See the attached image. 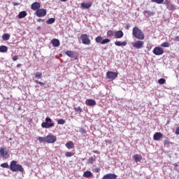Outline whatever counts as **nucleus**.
Returning <instances> with one entry per match:
<instances>
[{
  "mask_svg": "<svg viewBox=\"0 0 179 179\" xmlns=\"http://www.w3.org/2000/svg\"><path fill=\"white\" fill-rule=\"evenodd\" d=\"M42 1H44V0H42Z\"/></svg>",
  "mask_w": 179,
  "mask_h": 179,
  "instance_id": "nucleus-59",
  "label": "nucleus"
},
{
  "mask_svg": "<svg viewBox=\"0 0 179 179\" xmlns=\"http://www.w3.org/2000/svg\"><path fill=\"white\" fill-rule=\"evenodd\" d=\"M41 6V5L40 4V3L34 2L31 4V9H32L33 10H38Z\"/></svg>",
  "mask_w": 179,
  "mask_h": 179,
  "instance_id": "nucleus-13",
  "label": "nucleus"
},
{
  "mask_svg": "<svg viewBox=\"0 0 179 179\" xmlns=\"http://www.w3.org/2000/svg\"><path fill=\"white\" fill-rule=\"evenodd\" d=\"M66 148H67V149H73L75 144L72 141H69L66 143Z\"/></svg>",
  "mask_w": 179,
  "mask_h": 179,
  "instance_id": "nucleus-21",
  "label": "nucleus"
},
{
  "mask_svg": "<svg viewBox=\"0 0 179 179\" xmlns=\"http://www.w3.org/2000/svg\"><path fill=\"white\" fill-rule=\"evenodd\" d=\"M19 59V57L18 56H14L13 57V61H17Z\"/></svg>",
  "mask_w": 179,
  "mask_h": 179,
  "instance_id": "nucleus-46",
  "label": "nucleus"
},
{
  "mask_svg": "<svg viewBox=\"0 0 179 179\" xmlns=\"http://www.w3.org/2000/svg\"><path fill=\"white\" fill-rule=\"evenodd\" d=\"M36 15L38 17H43L47 15V10L44 8H39L36 11Z\"/></svg>",
  "mask_w": 179,
  "mask_h": 179,
  "instance_id": "nucleus-8",
  "label": "nucleus"
},
{
  "mask_svg": "<svg viewBox=\"0 0 179 179\" xmlns=\"http://www.w3.org/2000/svg\"><path fill=\"white\" fill-rule=\"evenodd\" d=\"M79 131L80 132V134H82V135H85V134H86V129H83V128H80Z\"/></svg>",
  "mask_w": 179,
  "mask_h": 179,
  "instance_id": "nucleus-40",
  "label": "nucleus"
},
{
  "mask_svg": "<svg viewBox=\"0 0 179 179\" xmlns=\"http://www.w3.org/2000/svg\"><path fill=\"white\" fill-rule=\"evenodd\" d=\"M42 128H46L47 129L50 128H52L54 127V122L50 117H47L45 119V122H42L41 124Z\"/></svg>",
  "mask_w": 179,
  "mask_h": 179,
  "instance_id": "nucleus-3",
  "label": "nucleus"
},
{
  "mask_svg": "<svg viewBox=\"0 0 179 179\" xmlns=\"http://www.w3.org/2000/svg\"><path fill=\"white\" fill-rule=\"evenodd\" d=\"M170 1L169 0H165L164 2V5H166V6H168V5H170Z\"/></svg>",
  "mask_w": 179,
  "mask_h": 179,
  "instance_id": "nucleus-45",
  "label": "nucleus"
},
{
  "mask_svg": "<svg viewBox=\"0 0 179 179\" xmlns=\"http://www.w3.org/2000/svg\"><path fill=\"white\" fill-rule=\"evenodd\" d=\"M47 24H52L55 23V18H50L46 21Z\"/></svg>",
  "mask_w": 179,
  "mask_h": 179,
  "instance_id": "nucleus-30",
  "label": "nucleus"
},
{
  "mask_svg": "<svg viewBox=\"0 0 179 179\" xmlns=\"http://www.w3.org/2000/svg\"><path fill=\"white\" fill-rule=\"evenodd\" d=\"M0 166L1 167H3V169H10V167L8 163H3Z\"/></svg>",
  "mask_w": 179,
  "mask_h": 179,
  "instance_id": "nucleus-34",
  "label": "nucleus"
},
{
  "mask_svg": "<svg viewBox=\"0 0 179 179\" xmlns=\"http://www.w3.org/2000/svg\"><path fill=\"white\" fill-rule=\"evenodd\" d=\"M132 34L135 38H137L138 40H144L145 39V34L139 29L138 27H134L132 30Z\"/></svg>",
  "mask_w": 179,
  "mask_h": 179,
  "instance_id": "nucleus-1",
  "label": "nucleus"
},
{
  "mask_svg": "<svg viewBox=\"0 0 179 179\" xmlns=\"http://www.w3.org/2000/svg\"><path fill=\"white\" fill-rule=\"evenodd\" d=\"M10 170L13 172L20 171V173H23L24 171V169L20 164H17V162L12 161L10 164Z\"/></svg>",
  "mask_w": 179,
  "mask_h": 179,
  "instance_id": "nucleus-2",
  "label": "nucleus"
},
{
  "mask_svg": "<svg viewBox=\"0 0 179 179\" xmlns=\"http://www.w3.org/2000/svg\"><path fill=\"white\" fill-rule=\"evenodd\" d=\"M151 2H155V3H158V5H162L164 2V0H151Z\"/></svg>",
  "mask_w": 179,
  "mask_h": 179,
  "instance_id": "nucleus-33",
  "label": "nucleus"
},
{
  "mask_svg": "<svg viewBox=\"0 0 179 179\" xmlns=\"http://www.w3.org/2000/svg\"><path fill=\"white\" fill-rule=\"evenodd\" d=\"M38 141L40 143H43V142H47L46 137H38Z\"/></svg>",
  "mask_w": 179,
  "mask_h": 179,
  "instance_id": "nucleus-32",
  "label": "nucleus"
},
{
  "mask_svg": "<svg viewBox=\"0 0 179 179\" xmlns=\"http://www.w3.org/2000/svg\"><path fill=\"white\" fill-rule=\"evenodd\" d=\"M73 155L71 152H66V157H72Z\"/></svg>",
  "mask_w": 179,
  "mask_h": 179,
  "instance_id": "nucleus-43",
  "label": "nucleus"
},
{
  "mask_svg": "<svg viewBox=\"0 0 179 179\" xmlns=\"http://www.w3.org/2000/svg\"><path fill=\"white\" fill-rule=\"evenodd\" d=\"M92 173L90 171H87L84 173L83 177H86V178H89V177H92Z\"/></svg>",
  "mask_w": 179,
  "mask_h": 179,
  "instance_id": "nucleus-27",
  "label": "nucleus"
},
{
  "mask_svg": "<svg viewBox=\"0 0 179 179\" xmlns=\"http://www.w3.org/2000/svg\"><path fill=\"white\" fill-rule=\"evenodd\" d=\"M152 52L155 55H163V54H164V50L161 47H155Z\"/></svg>",
  "mask_w": 179,
  "mask_h": 179,
  "instance_id": "nucleus-7",
  "label": "nucleus"
},
{
  "mask_svg": "<svg viewBox=\"0 0 179 179\" xmlns=\"http://www.w3.org/2000/svg\"><path fill=\"white\" fill-rule=\"evenodd\" d=\"M101 179H117V175L114 173H108L104 175Z\"/></svg>",
  "mask_w": 179,
  "mask_h": 179,
  "instance_id": "nucleus-11",
  "label": "nucleus"
},
{
  "mask_svg": "<svg viewBox=\"0 0 179 179\" xmlns=\"http://www.w3.org/2000/svg\"><path fill=\"white\" fill-rule=\"evenodd\" d=\"M92 5H93V3H92L91 2H90V3H81V8H83V9H90V8H92Z\"/></svg>",
  "mask_w": 179,
  "mask_h": 179,
  "instance_id": "nucleus-14",
  "label": "nucleus"
},
{
  "mask_svg": "<svg viewBox=\"0 0 179 179\" xmlns=\"http://www.w3.org/2000/svg\"><path fill=\"white\" fill-rule=\"evenodd\" d=\"M94 162V159L93 157H90L88 159L89 164H93Z\"/></svg>",
  "mask_w": 179,
  "mask_h": 179,
  "instance_id": "nucleus-41",
  "label": "nucleus"
},
{
  "mask_svg": "<svg viewBox=\"0 0 179 179\" xmlns=\"http://www.w3.org/2000/svg\"><path fill=\"white\" fill-rule=\"evenodd\" d=\"M110 39L109 38H105V39H102V45H104V44H108V43H110Z\"/></svg>",
  "mask_w": 179,
  "mask_h": 179,
  "instance_id": "nucleus-36",
  "label": "nucleus"
},
{
  "mask_svg": "<svg viewBox=\"0 0 179 179\" xmlns=\"http://www.w3.org/2000/svg\"><path fill=\"white\" fill-rule=\"evenodd\" d=\"M34 76L36 79H41V78H43V73L37 71L36 73H34Z\"/></svg>",
  "mask_w": 179,
  "mask_h": 179,
  "instance_id": "nucleus-24",
  "label": "nucleus"
},
{
  "mask_svg": "<svg viewBox=\"0 0 179 179\" xmlns=\"http://www.w3.org/2000/svg\"><path fill=\"white\" fill-rule=\"evenodd\" d=\"M143 44H145V42L142 41H137L133 43V47L136 50H141V48L143 47Z\"/></svg>",
  "mask_w": 179,
  "mask_h": 179,
  "instance_id": "nucleus-9",
  "label": "nucleus"
},
{
  "mask_svg": "<svg viewBox=\"0 0 179 179\" xmlns=\"http://www.w3.org/2000/svg\"><path fill=\"white\" fill-rule=\"evenodd\" d=\"M164 145L166 146V145H170V141H169V139H165L164 141Z\"/></svg>",
  "mask_w": 179,
  "mask_h": 179,
  "instance_id": "nucleus-44",
  "label": "nucleus"
},
{
  "mask_svg": "<svg viewBox=\"0 0 179 179\" xmlns=\"http://www.w3.org/2000/svg\"><path fill=\"white\" fill-rule=\"evenodd\" d=\"M8 141H13V138H8Z\"/></svg>",
  "mask_w": 179,
  "mask_h": 179,
  "instance_id": "nucleus-56",
  "label": "nucleus"
},
{
  "mask_svg": "<svg viewBox=\"0 0 179 179\" xmlns=\"http://www.w3.org/2000/svg\"><path fill=\"white\" fill-rule=\"evenodd\" d=\"M161 47H163L164 48H169V47H170V43L164 42L161 44Z\"/></svg>",
  "mask_w": 179,
  "mask_h": 179,
  "instance_id": "nucleus-29",
  "label": "nucleus"
},
{
  "mask_svg": "<svg viewBox=\"0 0 179 179\" xmlns=\"http://www.w3.org/2000/svg\"><path fill=\"white\" fill-rule=\"evenodd\" d=\"M65 55L70 58H75V52L73 51L68 50L65 52Z\"/></svg>",
  "mask_w": 179,
  "mask_h": 179,
  "instance_id": "nucleus-20",
  "label": "nucleus"
},
{
  "mask_svg": "<svg viewBox=\"0 0 179 179\" xmlns=\"http://www.w3.org/2000/svg\"><path fill=\"white\" fill-rule=\"evenodd\" d=\"M13 5H14V6H17V5H19V3H16V2H15V3H13Z\"/></svg>",
  "mask_w": 179,
  "mask_h": 179,
  "instance_id": "nucleus-53",
  "label": "nucleus"
},
{
  "mask_svg": "<svg viewBox=\"0 0 179 179\" xmlns=\"http://www.w3.org/2000/svg\"><path fill=\"white\" fill-rule=\"evenodd\" d=\"M95 41L96 43H99V44H101L103 42V36H98L97 37L95 38Z\"/></svg>",
  "mask_w": 179,
  "mask_h": 179,
  "instance_id": "nucleus-23",
  "label": "nucleus"
},
{
  "mask_svg": "<svg viewBox=\"0 0 179 179\" xmlns=\"http://www.w3.org/2000/svg\"><path fill=\"white\" fill-rule=\"evenodd\" d=\"M175 134L176 135H179V127L176 129Z\"/></svg>",
  "mask_w": 179,
  "mask_h": 179,
  "instance_id": "nucleus-47",
  "label": "nucleus"
},
{
  "mask_svg": "<svg viewBox=\"0 0 179 179\" xmlns=\"http://www.w3.org/2000/svg\"><path fill=\"white\" fill-rule=\"evenodd\" d=\"M17 68H19L20 66V64H17Z\"/></svg>",
  "mask_w": 179,
  "mask_h": 179,
  "instance_id": "nucleus-57",
  "label": "nucleus"
},
{
  "mask_svg": "<svg viewBox=\"0 0 179 179\" xmlns=\"http://www.w3.org/2000/svg\"><path fill=\"white\" fill-rule=\"evenodd\" d=\"M35 83H38V85H41V86H45V83L40 82L38 80H35Z\"/></svg>",
  "mask_w": 179,
  "mask_h": 179,
  "instance_id": "nucleus-42",
  "label": "nucleus"
},
{
  "mask_svg": "<svg viewBox=\"0 0 179 179\" xmlns=\"http://www.w3.org/2000/svg\"><path fill=\"white\" fill-rule=\"evenodd\" d=\"M106 143H111V141L110 140H106Z\"/></svg>",
  "mask_w": 179,
  "mask_h": 179,
  "instance_id": "nucleus-52",
  "label": "nucleus"
},
{
  "mask_svg": "<svg viewBox=\"0 0 179 179\" xmlns=\"http://www.w3.org/2000/svg\"><path fill=\"white\" fill-rule=\"evenodd\" d=\"M38 29H41V27H38Z\"/></svg>",
  "mask_w": 179,
  "mask_h": 179,
  "instance_id": "nucleus-58",
  "label": "nucleus"
},
{
  "mask_svg": "<svg viewBox=\"0 0 179 179\" xmlns=\"http://www.w3.org/2000/svg\"><path fill=\"white\" fill-rule=\"evenodd\" d=\"M167 9H169V10H174L176 9V7L174 6V5H173V3H170L167 6Z\"/></svg>",
  "mask_w": 179,
  "mask_h": 179,
  "instance_id": "nucleus-31",
  "label": "nucleus"
},
{
  "mask_svg": "<svg viewBox=\"0 0 179 179\" xmlns=\"http://www.w3.org/2000/svg\"><path fill=\"white\" fill-rule=\"evenodd\" d=\"M158 83H159V85H164V83H166V79L164 78H160L158 80Z\"/></svg>",
  "mask_w": 179,
  "mask_h": 179,
  "instance_id": "nucleus-38",
  "label": "nucleus"
},
{
  "mask_svg": "<svg viewBox=\"0 0 179 179\" xmlns=\"http://www.w3.org/2000/svg\"><path fill=\"white\" fill-rule=\"evenodd\" d=\"M37 22H44V20H43V19H38V20H37Z\"/></svg>",
  "mask_w": 179,
  "mask_h": 179,
  "instance_id": "nucleus-51",
  "label": "nucleus"
},
{
  "mask_svg": "<svg viewBox=\"0 0 179 179\" xmlns=\"http://www.w3.org/2000/svg\"><path fill=\"white\" fill-rule=\"evenodd\" d=\"M57 142V136L52 134H48L46 136V143H55Z\"/></svg>",
  "mask_w": 179,
  "mask_h": 179,
  "instance_id": "nucleus-6",
  "label": "nucleus"
},
{
  "mask_svg": "<svg viewBox=\"0 0 179 179\" xmlns=\"http://www.w3.org/2000/svg\"><path fill=\"white\" fill-rule=\"evenodd\" d=\"M62 2H66L68 0H60Z\"/></svg>",
  "mask_w": 179,
  "mask_h": 179,
  "instance_id": "nucleus-55",
  "label": "nucleus"
},
{
  "mask_svg": "<svg viewBox=\"0 0 179 179\" xmlns=\"http://www.w3.org/2000/svg\"><path fill=\"white\" fill-rule=\"evenodd\" d=\"M65 122H66L65 120H64V119H59L57 120V124L59 125H64V124H65Z\"/></svg>",
  "mask_w": 179,
  "mask_h": 179,
  "instance_id": "nucleus-35",
  "label": "nucleus"
},
{
  "mask_svg": "<svg viewBox=\"0 0 179 179\" xmlns=\"http://www.w3.org/2000/svg\"><path fill=\"white\" fill-rule=\"evenodd\" d=\"M93 153H96L97 155H100V152H99L98 150H94Z\"/></svg>",
  "mask_w": 179,
  "mask_h": 179,
  "instance_id": "nucleus-49",
  "label": "nucleus"
},
{
  "mask_svg": "<svg viewBox=\"0 0 179 179\" xmlns=\"http://www.w3.org/2000/svg\"><path fill=\"white\" fill-rule=\"evenodd\" d=\"M86 106H89L90 107H93L96 106V101L94 99H86L85 101Z\"/></svg>",
  "mask_w": 179,
  "mask_h": 179,
  "instance_id": "nucleus-10",
  "label": "nucleus"
},
{
  "mask_svg": "<svg viewBox=\"0 0 179 179\" xmlns=\"http://www.w3.org/2000/svg\"><path fill=\"white\" fill-rule=\"evenodd\" d=\"M0 52H8V48L6 45H1Z\"/></svg>",
  "mask_w": 179,
  "mask_h": 179,
  "instance_id": "nucleus-25",
  "label": "nucleus"
},
{
  "mask_svg": "<svg viewBox=\"0 0 179 179\" xmlns=\"http://www.w3.org/2000/svg\"><path fill=\"white\" fill-rule=\"evenodd\" d=\"M134 160L136 162V163H139L142 160V155L139 154H136L133 156Z\"/></svg>",
  "mask_w": 179,
  "mask_h": 179,
  "instance_id": "nucleus-16",
  "label": "nucleus"
},
{
  "mask_svg": "<svg viewBox=\"0 0 179 179\" xmlns=\"http://www.w3.org/2000/svg\"><path fill=\"white\" fill-rule=\"evenodd\" d=\"M115 38H122L124 37V32L121 30L115 33Z\"/></svg>",
  "mask_w": 179,
  "mask_h": 179,
  "instance_id": "nucleus-17",
  "label": "nucleus"
},
{
  "mask_svg": "<svg viewBox=\"0 0 179 179\" xmlns=\"http://www.w3.org/2000/svg\"><path fill=\"white\" fill-rule=\"evenodd\" d=\"M129 27H131V25H129V24L126 25V29L128 30V29H129Z\"/></svg>",
  "mask_w": 179,
  "mask_h": 179,
  "instance_id": "nucleus-50",
  "label": "nucleus"
},
{
  "mask_svg": "<svg viewBox=\"0 0 179 179\" xmlns=\"http://www.w3.org/2000/svg\"><path fill=\"white\" fill-rule=\"evenodd\" d=\"M163 138V134L157 132L153 136L154 141H160Z\"/></svg>",
  "mask_w": 179,
  "mask_h": 179,
  "instance_id": "nucleus-12",
  "label": "nucleus"
},
{
  "mask_svg": "<svg viewBox=\"0 0 179 179\" xmlns=\"http://www.w3.org/2000/svg\"><path fill=\"white\" fill-rule=\"evenodd\" d=\"M174 41H179V36H176V37L174 38Z\"/></svg>",
  "mask_w": 179,
  "mask_h": 179,
  "instance_id": "nucleus-48",
  "label": "nucleus"
},
{
  "mask_svg": "<svg viewBox=\"0 0 179 179\" xmlns=\"http://www.w3.org/2000/svg\"><path fill=\"white\" fill-rule=\"evenodd\" d=\"M27 16V13L26 11H21L19 13L17 17L18 19H23Z\"/></svg>",
  "mask_w": 179,
  "mask_h": 179,
  "instance_id": "nucleus-19",
  "label": "nucleus"
},
{
  "mask_svg": "<svg viewBox=\"0 0 179 179\" xmlns=\"http://www.w3.org/2000/svg\"><path fill=\"white\" fill-rule=\"evenodd\" d=\"M118 76V73L113 72V71H108L106 73V77L108 79H111L112 80H114L117 79V77Z\"/></svg>",
  "mask_w": 179,
  "mask_h": 179,
  "instance_id": "nucleus-5",
  "label": "nucleus"
},
{
  "mask_svg": "<svg viewBox=\"0 0 179 179\" xmlns=\"http://www.w3.org/2000/svg\"><path fill=\"white\" fill-rule=\"evenodd\" d=\"M173 166H175V167H178V164H174Z\"/></svg>",
  "mask_w": 179,
  "mask_h": 179,
  "instance_id": "nucleus-54",
  "label": "nucleus"
},
{
  "mask_svg": "<svg viewBox=\"0 0 179 179\" xmlns=\"http://www.w3.org/2000/svg\"><path fill=\"white\" fill-rule=\"evenodd\" d=\"M51 43L52 44L53 47H59V45L61 43L59 42V40L57 38H54L51 41Z\"/></svg>",
  "mask_w": 179,
  "mask_h": 179,
  "instance_id": "nucleus-18",
  "label": "nucleus"
},
{
  "mask_svg": "<svg viewBox=\"0 0 179 179\" xmlns=\"http://www.w3.org/2000/svg\"><path fill=\"white\" fill-rule=\"evenodd\" d=\"M0 155L1 156V157H9V152H5V149L3 148H0Z\"/></svg>",
  "mask_w": 179,
  "mask_h": 179,
  "instance_id": "nucleus-15",
  "label": "nucleus"
},
{
  "mask_svg": "<svg viewBox=\"0 0 179 179\" xmlns=\"http://www.w3.org/2000/svg\"><path fill=\"white\" fill-rule=\"evenodd\" d=\"M107 36L108 37H113L114 36V31L109 30L107 31Z\"/></svg>",
  "mask_w": 179,
  "mask_h": 179,
  "instance_id": "nucleus-37",
  "label": "nucleus"
},
{
  "mask_svg": "<svg viewBox=\"0 0 179 179\" xmlns=\"http://www.w3.org/2000/svg\"><path fill=\"white\" fill-rule=\"evenodd\" d=\"M80 40L83 44H84L85 45H90V43H92L90 38H89V35H87V34H83L80 36Z\"/></svg>",
  "mask_w": 179,
  "mask_h": 179,
  "instance_id": "nucleus-4",
  "label": "nucleus"
},
{
  "mask_svg": "<svg viewBox=\"0 0 179 179\" xmlns=\"http://www.w3.org/2000/svg\"><path fill=\"white\" fill-rule=\"evenodd\" d=\"M75 111H77V113H82V111H83V109H82V108L80 107H76L74 108Z\"/></svg>",
  "mask_w": 179,
  "mask_h": 179,
  "instance_id": "nucleus-39",
  "label": "nucleus"
},
{
  "mask_svg": "<svg viewBox=\"0 0 179 179\" xmlns=\"http://www.w3.org/2000/svg\"><path fill=\"white\" fill-rule=\"evenodd\" d=\"M2 38L4 41H8V40H9V38H10V35H9L8 34H4L2 36Z\"/></svg>",
  "mask_w": 179,
  "mask_h": 179,
  "instance_id": "nucleus-26",
  "label": "nucleus"
},
{
  "mask_svg": "<svg viewBox=\"0 0 179 179\" xmlns=\"http://www.w3.org/2000/svg\"><path fill=\"white\" fill-rule=\"evenodd\" d=\"M144 15H148V16H154L155 15V13L150 11V10H144L143 12Z\"/></svg>",
  "mask_w": 179,
  "mask_h": 179,
  "instance_id": "nucleus-28",
  "label": "nucleus"
},
{
  "mask_svg": "<svg viewBox=\"0 0 179 179\" xmlns=\"http://www.w3.org/2000/svg\"><path fill=\"white\" fill-rule=\"evenodd\" d=\"M115 45L117 47H121V45L125 47V45H127V41L121 42L120 41H117L115 42Z\"/></svg>",
  "mask_w": 179,
  "mask_h": 179,
  "instance_id": "nucleus-22",
  "label": "nucleus"
}]
</instances>
